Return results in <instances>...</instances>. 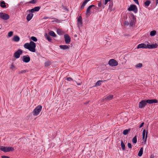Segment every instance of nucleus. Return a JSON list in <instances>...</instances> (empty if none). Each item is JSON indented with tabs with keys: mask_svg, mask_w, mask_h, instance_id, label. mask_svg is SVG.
Returning a JSON list of instances; mask_svg holds the SVG:
<instances>
[{
	"mask_svg": "<svg viewBox=\"0 0 158 158\" xmlns=\"http://www.w3.org/2000/svg\"><path fill=\"white\" fill-rule=\"evenodd\" d=\"M24 47L30 51L32 52H35L36 44L33 41H31L29 43H26L24 45Z\"/></svg>",
	"mask_w": 158,
	"mask_h": 158,
	"instance_id": "nucleus-1",
	"label": "nucleus"
},
{
	"mask_svg": "<svg viewBox=\"0 0 158 158\" xmlns=\"http://www.w3.org/2000/svg\"><path fill=\"white\" fill-rule=\"evenodd\" d=\"M42 107L41 105H38L35 107L32 112V114L34 116L38 115L42 110Z\"/></svg>",
	"mask_w": 158,
	"mask_h": 158,
	"instance_id": "nucleus-2",
	"label": "nucleus"
},
{
	"mask_svg": "<svg viewBox=\"0 0 158 158\" xmlns=\"http://www.w3.org/2000/svg\"><path fill=\"white\" fill-rule=\"evenodd\" d=\"M10 18L9 16L5 13L0 12V18L2 19L6 20Z\"/></svg>",
	"mask_w": 158,
	"mask_h": 158,
	"instance_id": "nucleus-3",
	"label": "nucleus"
},
{
	"mask_svg": "<svg viewBox=\"0 0 158 158\" xmlns=\"http://www.w3.org/2000/svg\"><path fill=\"white\" fill-rule=\"evenodd\" d=\"M127 10L130 11H133L135 13H136L137 11V7L136 6L134 5H131L130 7L128 8Z\"/></svg>",
	"mask_w": 158,
	"mask_h": 158,
	"instance_id": "nucleus-4",
	"label": "nucleus"
},
{
	"mask_svg": "<svg viewBox=\"0 0 158 158\" xmlns=\"http://www.w3.org/2000/svg\"><path fill=\"white\" fill-rule=\"evenodd\" d=\"M22 53V51L21 49H19L15 52L14 54V57L16 59L19 58Z\"/></svg>",
	"mask_w": 158,
	"mask_h": 158,
	"instance_id": "nucleus-5",
	"label": "nucleus"
},
{
	"mask_svg": "<svg viewBox=\"0 0 158 158\" xmlns=\"http://www.w3.org/2000/svg\"><path fill=\"white\" fill-rule=\"evenodd\" d=\"M108 64L111 66H116L118 64V62L115 60L113 59L110 60L109 61Z\"/></svg>",
	"mask_w": 158,
	"mask_h": 158,
	"instance_id": "nucleus-6",
	"label": "nucleus"
},
{
	"mask_svg": "<svg viewBox=\"0 0 158 158\" xmlns=\"http://www.w3.org/2000/svg\"><path fill=\"white\" fill-rule=\"evenodd\" d=\"M23 61L25 63H28L30 60V58L29 56L27 55V56H23L22 59Z\"/></svg>",
	"mask_w": 158,
	"mask_h": 158,
	"instance_id": "nucleus-7",
	"label": "nucleus"
},
{
	"mask_svg": "<svg viewBox=\"0 0 158 158\" xmlns=\"http://www.w3.org/2000/svg\"><path fill=\"white\" fill-rule=\"evenodd\" d=\"M95 6L94 5H91L89 6L88 8H87L86 10V15L89 16L90 14V12L91 11V9L92 7H94Z\"/></svg>",
	"mask_w": 158,
	"mask_h": 158,
	"instance_id": "nucleus-8",
	"label": "nucleus"
},
{
	"mask_svg": "<svg viewBox=\"0 0 158 158\" xmlns=\"http://www.w3.org/2000/svg\"><path fill=\"white\" fill-rule=\"evenodd\" d=\"M147 104L145 100H142L139 102V108H142L144 107Z\"/></svg>",
	"mask_w": 158,
	"mask_h": 158,
	"instance_id": "nucleus-9",
	"label": "nucleus"
},
{
	"mask_svg": "<svg viewBox=\"0 0 158 158\" xmlns=\"http://www.w3.org/2000/svg\"><path fill=\"white\" fill-rule=\"evenodd\" d=\"M65 42L66 44H69L70 42V38L67 34H65L64 35Z\"/></svg>",
	"mask_w": 158,
	"mask_h": 158,
	"instance_id": "nucleus-10",
	"label": "nucleus"
},
{
	"mask_svg": "<svg viewBox=\"0 0 158 158\" xmlns=\"http://www.w3.org/2000/svg\"><path fill=\"white\" fill-rule=\"evenodd\" d=\"M40 6H36L34 7V8L32 9L31 10H28L29 12H31L33 13L35 11H38L40 9Z\"/></svg>",
	"mask_w": 158,
	"mask_h": 158,
	"instance_id": "nucleus-11",
	"label": "nucleus"
},
{
	"mask_svg": "<svg viewBox=\"0 0 158 158\" xmlns=\"http://www.w3.org/2000/svg\"><path fill=\"white\" fill-rule=\"evenodd\" d=\"M148 44L146 45L144 44H139L137 47V48H148Z\"/></svg>",
	"mask_w": 158,
	"mask_h": 158,
	"instance_id": "nucleus-12",
	"label": "nucleus"
},
{
	"mask_svg": "<svg viewBox=\"0 0 158 158\" xmlns=\"http://www.w3.org/2000/svg\"><path fill=\"white\" fill-rule=\"evenodd\" d=\"M146 131L145 130H144L142 134V139L145 142L146 141L147 138V132H146Z\"/></svg>",
	"mask_w": 158,
	"mask_h": 158,
	"instance_id": "nucleus-13",
	"label": "nucleus"
},
{
	"mask_svg": "<svg viewBox=\"0 0 158 158\" xmlns=\"http://www.w3.org/2000/svg\"><path fill=\"white\" fill-rule=\"evenodd\" d=\"M158 45L156 44H148V48L149 49H153L157 47Z\"/></svg>",
	"mask_w": 158,
	"mask_h": 158,
	"instance_id": "nucleus-14",
	"label": "nucleus"
},
{
	"mask_svg": "<svg viewBox=\"0 0 158 158\" xmlns=\"http://www.w3.org/2000/svg\"><path fill=\"white\" fill-rule=\"evenodd\" d=\"M147 103L149 104H152V103H156L157 102V101L156 99H148L145 101Z\"/></svg>",
	"mask_w": 158,
	"mask_h": 158,
	"instance_id": "nucleus-15",
	"label": "nucleus"
},
{
	"mask_svg": "<svg viewBox=\"0 0 158 158\" xmlns=\"http://www.w3.org/2000/svg\"><path fill=\"white\" fill-rule=\"evenodd\" d=\"M69 46L67 45H60L59 47L61 49L64 50L68 49Z\"/></svg>",
	"mask_w": 158,
	"mask_h": 158,
	"instance_id": "nucleus-16",
	"label": "nucleus"
},
{
	"mask_svg": "<svg viewBox=\"0 0 158 158\" xmlns=\"http://www.w3.org/2000/svg\"><path fill=\"white\" fill-rule=\"evenodd\" d=\"M33 16V14L32 13H30L27 16V19L28 21H29L32 19Z\"/></svg>",
	"mask_w": 158,
	"mask_h": 158,
	"instance_id": "nucleus-17",
	"label": "nucleus"
},
{
	"mask_svg": "<svg viewBox=\"0 0 158 158\" xmlns=\"http://www.w3.org/2000/svg\"><path fill=\"white\" fill-rule=\"evenodd\" d=\"M77 21L78 23H77L78 26L79 27V25H81L82 24V17L81 16H80L77 19Z\"/></svg>",
	"mask_w": 158,
	"mask_h": 158,
	"instance_id": "nucleus-18",
	"label": "nucleus"
},
{
	"mask_svg": "<svg viewBox=\"0 0 158 158\" xmlns=\"http://www.w3.org/2000/svg\"><path fill=\"white\" fill-rule=\"evenodd\" d=\"M113 96L112 94L106 96L105 98L106 100H110L113 98Z\"/></svg>",
	"mask_w": 158,
	"mask_h": 158,
	"instance_id": "nucleus-19",
	"label": "nucleus"
},
{
	"mask_svg": "<svg viewBox=\"0 0 158 158\" xmlns=\"http://www.w3.org/2000/svg\"><path fill=\"white\" fill-rule=\"evenodd\" d=\"M20 38L18 36H15L13 38V40L15 42H18Z\"/></svg>",
	"mask_w": 158,
	"mask_h": 158,
	"instance_id": "nucleus-20",
	"label": "nucleus"
},
{
	"mask_svg": "<svg viewBox=\"0 0 158 158\" xmlns=\"http://www.w3.org/2000/svg\"><path fill=\"white\" fill-rule=\"evenodd\" d=\"M6 149L7 147H4L3 146H0V150L4 152H6Z\"/></svg>",
	"mask_w": 158,
	"mask_h": 158,
	"instance_id": "nucleus-21",
	"label": "nucleus"
},
{
	"mask_svg": "<svg viewBox=\"0 0 158 158\" xmlns=\"http://www.w3.org/2000/svg\"><path fill=\"white\" fill-rule=\"evenodd\" d=\"M45 37L48 40V41L50 42L52 40V39L50 37L49 35H48L47 33H45L44 35Z\"/></svg>",
	"mask_w": 158,
	"mask_h": 158,
	"instance_id": "nucleus-22",
	"label": "nucleus"
},
{
	"mask_svg": "<svg viewBox=\"0 0 158 158\" xmlns=\"http://www.w3.org/2000/svg\"><path fill=\"white\" fill-rule=\"evenodd\" d=\"M6 3L4 1L1 2L0 3V6L3 8H6Z\"/></svg>",
	"mask_w": 158,
	"mask_h": 158,
	"instance_id": "nucleus-23",
	"label": "nucleus"
},
{
	"mask_svg": "<svg viewBox=\"0 0 158 158\" xmlns=\"http://www.w3.org/2000/svg\"><path fill=\"white\" fill-rule=\"evenodd\" d=\"M14 150V149L13 148L11 147H7L6 152L10 151H13Z\"/></svg>",
	"mask_w": 158,
	"mask_h": 158,
	"instance_id": "nucleus-24",
	"label": "nucleus"
},
{
	"mask_svg": "<svg viewBox=\"0 0 158 158\" xmlns=\"http://www.w3.org/2000/svg\"><path fill=\"white\" fill-rule=\"evenodd\" d=\"M143 148H141L139 152V153H138V156H141L143 154Z\"/></svg>",
	"mask_w": 158,
	"mask_h": 158,
	"instance_id": "nucleus-25",
	"label": "nucleus"
},
{
	"mask_svg": "<svg viewBox=\"0 0 158 158\" xmlns=\"http://www.w3.org/2000/svg\"><path fill=\"white\" fill-rule=\"evenodd\" d=\"M130 129H126L123 131V134L124 135H126L128 134V132L130 131Z\"/></svg>",
	"mask_w": 158,
	"mask_h": 158,
	"instance_id": "nucleus-26",
	"label": "nucleus"
},
{
	"mask_svg": "<svg viewBox=\"0 0 158 158\" xmlns=\"http://www.w3.org/2000/svg\"><path fill=\"white\" fill-rule=\"evenodd\" d=\"M49 35L53 37H55L56 36V35L55 33L52 31H50L49 32Z\"/></svg>",
	"mask_w": 158,
	"mask_h": 158,
	"instance_id": "nucleus-27",
	"label": "nucleus"
},
{
	"mask_svg": "<svg viewBox=\"0 0 158 158\" xmlns=\"http://www.w3.org/2000/svg\"><path fill=\"white\" fill-rule=\"evenodd\" d=\"M156 33V31H151L150 33V35L151 36H154Z\"/></svg>",
	"mask_w": 158,
	"mask_h": 158,
	"instance_id": "nucleus-28",
	"label": "nucleus"
},
{
	"mask_svg": "<svg viewBox=\"0 0 158 158\" xmlns=\"http://www.w3.org/2000/svg\"><path fill=\"white\" fill-rule=\"evenodd\" d=\"M51 62L49 61H47L45 62L44 65L46 67H48L50 65Z\"/></svg>",
	"mask_w": 158,
	"mask_h": 158,
	"instance_id": "nucleus-29",
	"label": "nucleus"
},
{
	"mask_svg": "<svg viewBox=\"0 0 158 158\" xmlns=\"http://www.w3.org/2000/svg\"><path fill=\"white\" fill-rule=\"evenodd\" d=\"M151 2L150 1L147 0L144 3V5L145 6H149Z\"/></svg>",
	"mask_w": 158,
	"mask_h": 158,
	"instance_id": "nucleus-30",
	"label": "nucleus"
},
{
	"mask_svg": "<svg viewBox=\"0 0 158 158\" xmlns=\"http://www.w3.org/2000/svg\"><path fill=\"white\" fill-rule=\"evenodd\" d=\"M121 146L123 150L125 149V145L122 140L121 141Z\"/></svg>",
	"mask_w": 158,
	"mask_h": 158,
	"instance_id": "nucleus-31",
	"label": "nucleus"
},
{
	"mask_svg": "<svg viewBox=\"0 0 158 158\" xmlns=\"http://www.w3.org/2000/svg\"><path fill=\"white\" fill-rule=\"evenodd\" d=\"M103 81H98L96 82L95 85L96 86H99L101 84V82H102Z\"/></svg>",
	"mask_w": 158,
	"mask_h": 158,
	"instance_id": "nucleus-32",
	"label": "nucleus"
},
{
	"mask_svg": "<svg viewBox=\"0 0 158 158\" xmlns=\"http://www.w3.org/2000/svg\"><path fill=\"white\" fill-rule=\"evenodd\" d=\"M132 142L134 143H136L137 142V138L136 136H135L132 140Z\"/></svg>",
	"mask_w": 158,
	"mask_h": 158,
	"instance_id": "nucleus-33",
	"label": "nucleus"
},
{
	"mask_svg": "<svg viewBox=\"0 0 158 158\" xmlns=\"http://www.w3.org/2000/svg\"><path fill=\"white\" fill-rule=\"evenodd\" d=\"M31 39L34 42H36L37 41V39L35 36L31 37Z\"/></svg>",
	"mask_w": 158,
	"mask_h": 158,
	"instance_id": "nucleus-34",
	"label": "nucleus"
},
{
	"mask_svg": "<svg viewBox=\"0 0 158 158\" xmlns=\"http://www.w3.org/2000/svg\"><path fill=\"white\" fill-rule=\"evenodd\" d=\"M142 64L140 63H139L136 65L135 67L137 68H141L142 67Z\"/></svg>",
	"mask_w": 158,
	"mask_h": 158,
	"instance_id": "nucleus-35",
	"label": "nucleus"
},
{
	"mask_svg": "<svg viewBox=\"0 0 158 158\" xmlns=\"http://www.w3.org/2000/svg\"><path fill=\"white\" fill-rule=\"evenodd\" d=\"M13 34V32L12 31H11L8 32V35L9 37H10Z\"/></svg>",
	"mask_w": 158,
	"mask_h": 158,
	"instance_id": "nucleus-36",
	"label": "nucleus"
},
{
	"mask_svg": "<svg viewBox=\"0 0 158 158\" xmlns=\"http://www.w3.org/2000/svg\"><path fill=\"white\" fill-rule=\"evenodd\" d=\"M26 71H27L26 70H22L20 71H19V74L25 73L26 72Z\"/></svg>",
	"mask_w": 158,
	"mask_h": 158,
	"instance_id": "nucleus-37",
	"label": "nucleus"
},
{
	"mask_svg": "<svg viewBox=\"0 0 158 158\" xmlns=\"http://www.w3.org/2000/svg\"><path fill=\"white\" fill-rule=\"evenodd\" d=\"M37 0H32L28 2L29 3L34 4L36 2Z\"/></svg>",
	"mask_w": 158,
	"mask_h": 158,
	"instance_id": "nucleus-38",
	"label": "nucleus"
},
{
	"mask_svg": "<svg viewBox=\"0 0 158 158\" xmlns=\"http://www.w3.org/2000/svg\"><path fill=\"white\" fill-rule=\"evenodd\" d=\"M68 81H73V82H74V81L73 80L72 78L71 77H68L66 79Z\"/></svg>",
	"mask_w": 158,
	"mask_h": 158,
	"instance_id": "nucleus-39",
	"label": "nucleus"
},
{
	"mask_svg": "<svg viewBox=\"0 0 158 158\" xmlns=\"http://www.w3.org/2000/svg\"><path fill=\"white\" fill-rule=\"evenodd\" d=\"M15 68V66L13 64H12L11 65V66L10 67V69H11L13 70Z\"/></svg>",
	"mask_w": 158,
	"mask_h": 158,
	"instance_id": "nucleus-40",
	"label": "nucleus"
},
{
	"mask_svg": "<svg viewBox=\"0 0 158 158\" xmlns=\"http://www.w3.org/2000/svg\"><path fill=\"white\" fill-rule=\"evenodd\" d=\"M110 0H105V2H104V4L105 5H106L107 4L108 2H110Z\"/></svg>",
	"mask_w": 158,
	"mask_h": 158,
	"instance_id": "nucleus-41",
	"label": "nucleus"
},
{
	"mask_svg": "<svg viewBox=\"0 0 158 158\" xmlns=\"http://www.w3.org/2000/svg\"><path fill=\"white\" fill-rule=\"evenodd\" d=\"M128 147L129 148H131V143H128Z\"/></svg>",
	"mask_w": 158,
	"mask_h": 158,
	"instance_id": "nucleus-42",
	"label": "nucleus"
},
{
	"mask_svg": "<svg viewBox=\"0 0 158 158\" xmlns=\"http://www.w3.org/2000/svg\"><path fill=\"white\" fill-rule=\"evenodd\" d=\"M102 4L101 2H98V6L99 7H101L102 6Z\"/></svg>",
	"mask_w": 158,
	"mask_h": 158,
	"instance_id": "nucleus-43",
	"label": "nucleus"
},
{
	"mask_svg": "<svg viewBox=\"0 0 158 158\" xmlns=\"http://www.w3.org/2000/svg\"><path fill=\"white\" fill-rule=\"evenodd\" d=\"M133 1L136 4H138V5L139 4V3L138 0H133Z\"/></svg>",
	"mask_w": 158,
	"mask_h": 158,
	"instance_id": "nucleus-44",
	"label": "nucleus"
},
{
	"mask_svg": "<svg viewBox=\"0 0 158 158\" xmlns=\"http://www.w3.org/2000/svg\"><path fill=\"white\" fill-rule=\"evenodd\" d=\"M2 158H10L8 156H1Z\"/></svg>",
	"mask_w": 158,
	"mask_h": 158,
	"instance_id": "nucleus-45",
	"label": "nucleus"
},
{
	"mask_svg": "<svg viewBox=\"0 0 158 158\" xmlns=\"http://www.w3.org/2000/svg\"><path fill=\"white\" fill-rule=\"evenodd\" d=\"M74 81V82H75L78 85H81V82H79V83H77V81Z\"/></svg>",
	"mask_w": 158,
	"mask_h": 158,
	"instance_id": "nucleus-46",
	"label": "nucleus"
},
{
	"mask_svg": "<svg viewBox=\"0 0 158 158\" xmlns=\"http://www.w3.org/2000/svg\"><path fill=\"white\" fill-rule=\"evenodd\" d=\"M144 124V123H142L141 125H140V126H139V128H141V127H142L143 126V125Z\"/></svg>",
	"mask_w": 158,
	"mask_h": 158,
	"instance_id": "nucleus-47",
	"label": "nucleus"
},
{
	"mask_svg": "<svg viewBox=\"0 0 158 158\" xmlns=\"http://www.w3.org/2000/svg\"><path fill=\"white\" fill-rule=\"evenodd\" d=\"M63 9H64V10H66V11H67V10H68V9H67L66 7H64H64H63Z\"/></svg>",
	"mask_w": 158,
	"mask_h": 158,
	"instance_id": "nucleus-48",
	"label": "nucleus"
},
{
	"mask_svg": "<svg viewBox=\"0 0 158 158\" xmlns=\"http://www.w3.org/2000/svg\"><path fill=\"white\" fill-rule=\"evenodd\" d=\"M133 23L132 22H131L130 23V26H132L133 25Z\"/></svg>",
	"mask_w": 158,
	"mask_h": 158,
	"instance_id": "nucleus-49",
	"label": "nucleus"
},
{
	"mask_svg": "<svg viewBox=\"0 0 158 158\" xmlns=\"http://www.w3.org/2000/svg\"><path fill=\"white\" fill-rule=\"evenodd\" d=\"M156 5L158 4V0H156Z\"/></svg>",
	"mask_w": 158,
	"mask_h": 158,
	"instance_id": "nucleus-50",
	"label": "nucleus"
},
{
	"mask_svg": "<svg viewBox=\"0 0 158 158\" xmlns=\"http://www.w3.org/2000/svg\"><path fill=\"white\" fill-rule=\"evenodd\" d=\"M128 24V22H125V25H127Z\"/></svg>",
	"mask_w": 158,
	"mask_h": 158,
	"instance_id": "nucleus-51",
	"label": "nucleus"
},
{
	"mask_svg": "<svg viewBox=\"0 0 158 158\" xmlns=\"http://www.w3.org/2000/svg\"><path fill=\"white\" fill-rule=\"evenodd\" d=\"M47 18H48V17H45L43 18V19H46Z\"/></svg>",
	"mask_w": 158,
	"mask_h": 158,
	"instance_id": "nucleus-52",
	"label": "nucleus"
},
{
	"mask_svg": "<svg viewBox=\"0 0 158 158\" xmlns=\"http://www.w3.org/2000/svg\"><path fill=\"white\" fill-rule=\"evenodd\" d=\"M60 31V30H57V33L59 34V31Z\"/></svg>",
	"mask_w": 158,
	"mask_h": 158,
	"instance_id": "nucleus-53",
	"label": "nucleus"
},
{
	"mask_svg": "<svg viewBox=\"0 0 158 158\" xmlns=\"http://www.w3.org/2000/svg\"><path fill=\"white\" fill-rule=\"evenodd\" d=\"M56 20H58V19H56Z\"/></svg>",
	"mask_w": 158,
	"mask_h": 158,
	"instance_id": "nucleus-54",
	"label": "nucleus"
}]
</instances>
